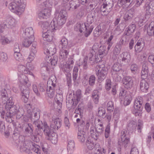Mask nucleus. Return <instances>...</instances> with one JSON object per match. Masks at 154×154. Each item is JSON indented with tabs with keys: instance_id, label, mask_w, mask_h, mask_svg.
<instances>
[{
	"instance_id": "8fccbe9b",
	"label": "nucleus",
	"mask_w": 154,
	"mask_h": 154,
	"mask_svg": "<svg viewBox=\"0 0 154 154\" xmlns=\"http://www.w3.org/2000/svg\"><path fill=\"white\" fill-rule=\"evenodd\" d=\"M95 129L98 134H101L104 131L103 124H98L96 126V127H95Z\"/></svg>"
},
{
	"instance_id": "4c0bfd02",
	"label": "nucleus",
	"mask_w": 154,
	"mask_h": 154,
	"mask_svg": "<svg viewBox=\"0 0 154 154\" xmlns=\"http://www.w3.org/2000/svg\"><path fill=\"white\" fill-rule=\"evenodd\" d=\"M134 0H119L118 3L119 6H123L128 7L133 3Z\"/></svg>"
},
{
	"instance_id": "39448f33",
	"label": "nucleus",
	"mask_w": 154,
	"mask_h": 154,
	"mask_svg": "<svg viewBox=\"0 0 154 154\" xmlns=\"http://www.w3.org/2000/svg\"><path fill=\"white\" fill-rule=\"evenodd\" d=\"M113 6L112 0H105L100 8V13L103 16H106L112 10Z\"/></svg>"
},
{
	"instance_id": "aec40b11",
	"label": "nucleus",
	"mask_w": 154,
	"mask_h": 154,
	"mask_svg": "<svg viewBox=\"0 0 154 154\" xmlns=\"http://www.w3.org/2000/svg\"><path fill=\"white\" fill-rule=\"evenodd\" d=\"M121 57L122 64L126 65L129 63L131 60V56L128 52H123L121 54Z\"/></svg>"
},
{
	"instance_id": "cd10ccee",
	"label": "nucleus",
	"mask_w": 154,
	"mask_h": 154,
	"mask_svg": "<svg viewBox=\"0 0 154 154\" xmlns=\"http://www.w3.org/2000/svg\"><path fill=\"white\" fill-rule=\"evenodd\" d=\"M80 6V2L78 0H73L70 1L69 2V10H73L76 9Z\"/></svg>"
},
{
	"instance_id": "603ef678",
	"label": "nucleus",
	"mask_w": 154,
	"mask_h": 154,
	"mask_svg": "<svg viewBox=\"0 0 154 154\" xmlns=\"http://www.w3.org/2000/svg\"><path fill=\"white\" fill-rule=\"evenodd\" d=\"M14 56L15 59L19 61L20 62L23 60L22 56L20 52L14 53Z\"/></svg>"
},
{
	"instance_id": "5fc2aeb1",
	"label": "nucleus",
	"mask_w": 154,
	"mask_h": 154,
	"mask_svg": "<svg viewBox=\"0 0 154 154\" xmlns=\"http://www.w3.org/2000/svg\"><path fill=\"white\" fill-rule=\"evenodd\" d=\"M85 144L89 150H91L94 148V143L88 140H87Z\"/></svg>"
},
{
	"instance_id": "c03bdc74",
	"label": "nucleus",
	"mask_w": 154,
	"mask_h": 154,
	"mask_svg": "<svg viewBox=\"0 0 154 154\" xmlns=\"http://www.w3.org/2000/svg\"><path fill=\"white\" fill-rule=\"evenodd\" d=\"M95 16L93 14H89L87 16V24H90L92 23L94 21Z\"/></svg>"
},
{
	"instance_id": "bb28decb",
	"label": "nucleus",
	"mask_w": 154,
	"mask_h": 154,
	"mask_svg": "<svg viewBox=\"0 0 154 154\" xmlns=\"http://www.w3.org/2000/svg\"><path fill=\"white\" fill-rule=\"evenodd\" d=\"M63 100V95L56 94L55 97V103L57 105V108L60 109L62 106V103Z\"/></svg>"
},
{
	"instance_id": "bf43d9fd",
	"label": "nucleus",
	"mask_w": 154,
	"mask_h": 154,
	"mask_svg": "<svg viewBox=\"0 0 154 154\" xmlns=\"http://www.w3.org/2000/svg\"><path fill=\"white\" fill-rule=\"evenodd\" d=\"M107 109L110 112L112 111L114 109V106L113 102L110 101L108 102L107 104Z\"/></svg>"
},
{
	"instance_id": "de8ad7c7",
	"label": "nucleus",
	"mask_w": 154,
	"mask_h": 154,
	"mask_svg": "<svg viewBox=\"0 0 154 154\" xmlns=\"http://www.w3.org/2000/svg\"><path fill=\"white\" fill-rule=\"evenodd\" d=\"M122 46L120 44H116L113 51V53L115 54L119 55Z\"/></svg>"
},
{
	"instance_id": "7c9ffc66",
	"label": "nucleus",
	"mask_w": 154,
	"mask_h": 154,
	"mask_svg": "<svg viewBox=\"0 0 154 154\" xmlns=\"http://www.w3.org/2000/svg\"><path fill=\"white\" fill-rule=\"evenodd\" d=\"M78 104V101L75 100V99H73L72 98L70 100H68L66 101L67 107L70 109L72 108L73 109L75 108Z\"/></svg>"
},
{
	"instance_id": "69168bd1",
	"label": "nucleus",
	"mask_w": 154,
	"mask_h": 154,
	"mask_svg": "<svg viewBox=\"0 0 154 154\" xmlns=\"http://www.w3.org/2000/svg\"><path fill=\"white\" fill-rule=\"evenodd\" d=\"M37 44L36 42H33L32 43V46L31 47V53H32L34 54H35L37 52L36 47Z\"/></svg>"
},
{
	"instance_id": "0e129e2a",
	"label": "nucleus",
	"mask_w": 154,
	"mask_h": 154,
	"mask_svg": "<svg viewBox=\"0 0 154 154\" xmlns=\"http://www.w3.org/2000/svg\"><path fill=\"white\" fill-rule=\"evenodd\" d=\"M134 102L138 103L143 106L144 104L143 98L141 97H136L134 100Z\"/></svg>"
},
{
	"instance_id": "20e7f679",
	"label": "nucleus",
	"mask_w": 154,
	"mask_h": 154,
	"mask_svg": "<svg viewBox=\"0 0 154 154\" xmlns=\"http://www.w3.org/2000/svg\"><path fill=\"white\" fill-rule=\"evenodd\" d=\"M14 102L13 101L12 98L10 97L9 99L7 100L5 106V108L7 109V113H8L11 116H14L16 114L17 115L18 114V110L17 107L15 105H14Z\"/></svg>"
},
{
	"instance_id": "1a4fd4ad",
	"label": "nucleus",
	"mask_w": 154,
	"mask_h": 154,
	"mask_svg": "<svg viewBox=\"0 0 154 154\" xmlns=\"http://www.w3.org/2000/svg\"><path fill=\"white\" fill-rule=\"evenodd\" d=\"M137 125V130L138 132L140 133L143 128V123L142 121L140 119L138 120L137 125L135 121H130L128 124L127 128L128 130L133 131L136 129Z\"/></svg>"
},
{
	"instance_id": "4468645a",
	"label": "nucleus",
	"mask_w": 154,
	"mask_h": 154,
	"mask_svg": "<svg viewBox=\"0 0 154 154\" xmlns=\"http://www.w3.org/2000/svg\"><path fill=\"white\" fill-rule=\"evenodd\" d=\"M19 69L20 72L24 71L25 74H28L33 76V73L31 72V71L33 70L34 69L33 66L29 63L28 62L26 63V67L23 65H20L18 67Z\"/></svg>"
},
{
	"instance_id": "774afa93",
	"label": "nucleus",
	"mask_w": 154,
	"mask_h": 154,
	"mask_svg": "<svg viewBox=\"0 0 154 154\" xmlns=\"http://www.w3.org/2000/svg\"><path fill=\"white\" fill-rule=\"evenodd\" d=\"M119 110L117 109H115L113 113V117L115 119V120H116L118 119L119 118Z\"/></svg>"
},
{
	"instance_id": "a211bd4d",
	"label": "nucleus",
	"mask_w": 154,
	"mask_h": 154,
	"mask_svg": "<svg viewBox=\"0 0 154 154\" xmlns=\"http://www.w3.org/2000/svg\"><path fill=\"white\" fill-rule=\"evenodd\" d=\"M123 82L125 87L127 89H128L132 87L133 82L131 77L126 76L124 78Z\"/></svg>"
},
{
	"instance_id": "5701e85b",
	"label": "nucleus",
	"mask_w": 154,
	"mask_h": 154,
	"mask_svg": "<svg viewBox=\"0 0 154 154\" xmlns=\"http://www.w3.org/2000/svg\"><path fill=\"white\" fill-rule=\"evenodd\" d=\"M43 126V132L46 136V138L48 137H49L50 135H51L52 133H54V129L51 128H50L46 122H44Z\"/></svg>"
},
{
	"instance_id": "9d476101",
	"label": "nucleus",
	"mask_w": 154,
	"mask_h": 154,
	"mask_svg": "<svg viewBox=\"0 0 154 154\" xmlns=\"http://www.w3.org/2000/svg\"><path fill=\"white\" fill-rule=\"evenodd\" d=\"M108 69L106 67L100 68L96 73L98 78V81L99 82H101L106 78L107 73Z\"/></svg>"
},
{
	"instance_id": "c9c22d12",
	"label": "nucleus",
	"mask_w": 154,
	"mask_h": 154,
	"mask_svg": "<svg viewBox=\"0 0 154 154\" xmlns=\"http://www.w3.org/2000/svg\"><path fill=\"white\" fill-rule=\"evenodd\" d=\"M35 125L36 126L37 128L35 129V133L37 134L38 135L40 134L41 132L43 131V126L44 124H43L42 122H40L37 123H36Z\"/></svg>"
},
{
	"instance_id": "6ab92c4d",
	"label": "nucleus",
	"mask_w": 154,
	"mask_h": 154,
	"mask_svg": "<svg viewBox=\"0 0 154 154\" xmlns=\"http://www.w3.org/2000/svg\"><path fill=\"white\" fill-rule=\"evenodd\" d=\"M144 40L142 39H140L135 46V51L137 53L141 52L144 47Z\"/></svg>"
},
{
	"instance_id": "13d9d810",
	"label": "nucleus",
	"mask_w": 154,
	"mask_h": 154,
	"mask_svg": "<svg viewBox=\"0 0 154 154\" xmlns=\"http://www.w3.org/2000/svg\"><path fill=\"white\" fill-rule=\"evenodd\" d=\"M75 147V143L74 141L71 140L68 142L67 149L68 150H73Z\"/></svg>"
},
{
	"instance_id": "ea45409f",
	"label": "nucleus",
	"mask_w": 154,
	"mask_h": 154,
	"mask_svg": "<svg viewBox=\"0 0 154 154\" xmlns=\"http://www.w3.org/2000/svg\"><path fill=\"white\" fill-rule=\"evenodd\" d=\"M47 139L50 140L52 143L55 144L57 141V135L54 132L51 135L47 137Z\"/></svg>"
},
{
	"instance_id": "9b49d317",
	"label": "nucleus",
	"mask_w": 154,
	"mask_h": 154,
	"mask_svg": "<svg viewBox=\"0 0 154 154\" xmlns=\"http://www.w3.org/2000/svg\"><path fill=\"white\" fill-rule=\"evenodd\" d=\"M20 90L22 100L25 103H26L28 101L29 97V89L28 87H26L24 85L21 87Z\"/></svg>"
},
{
	"instance_id": "a878e982",
	"label": "nucleus",
	"mask_w": 154,
	"mask_h": 154,
	"mask_svg": "<svg viewBox=\"0 0 154 154\" xmlns=\"http://www.w3.org/2000/svg\"><path fill=\"white\" fill-rule=\"evenodd\" d=\"M135 29V25L134 24H130L127 28H126L125 32V35L124 37L126 38V37L130 35L132 33L134 32Z\"/></svg>"
},
{
	"instance_id": "b1692460",
	"label": "nucleus",
	"mask_w": 154,
	"mask_h": 154,
	"mask_svg": "<svg viewBox=\"0 0 154 154\" xmlns=\"http://www.w3.org/2000/svg\"><path fill=\"white\" fill-rule=\"evenodd\" d=\"M134 9L131 8L128 10L125 14L124 19L125 21H131L134 17Z\"/></svg>"
},
{
	"instance_id": "338daca9",
	"label": "nucleus",
	"mask_w": 154,
	"mask_h": 154,
	"mask_svg": "<svg viewBox=\"0 0 154 154\" xmlns=\"http://www.w3.org/2000/svg\"><path fill=\"white\" fill-rule=\"evenodd\" d=\"M13 116H11V115L8 113H6L5 119L6 121L10 123L14 121L12 119V117Z\"/></svg>"
},
{
	"instance_id": "49530a36",
	"label": "nucleus",
	"mask_w": 154,
	"mask_h": 154,
	"mask_svg": "<svg viewBox=\"0 0 154 154\" xmlns=\"http://www.w3.org/2000/svg\"><path fill=\"white\" fill-rule=\"evenodd\" d=\"M122 68L121 65L119 63H115L112 66V69L113 72H119V71Z\"/></svg>"
},
{
	"instance_id": "ddd939ff",
	"label": "nucleus",
	"mask_w": 154,
	"mask_h": 154,
	"mask_svg": "<svg viewBox=\"0 0 154 154\" xmlns=\"http://www.w3.org/2000/svg\"><path fill=\"white\" fill-rule=\"evenodd\" d=\"M56 85L51 80L48 82L47 87H49V89H47L46 91L48 96L50 98L53 97L54 96Z\"/></svg>"
},
{
	"instance_id": "79ce46f5",
	"label": "nucleus",
	"mask_w": 154,
	"mask_h": 154,
	"mask_svg": "<svg viewBox=\"0 0 154 154\" xmlns=\"http://www.w3.org/2000/svg\"><path fill=\"white\" fill-rule=\"evenodd\" d=\"M98 116L102 117V118H104L106 117L105 115L106 112L105 109L102 107H99L98 109Z\"/></svg>"
},
{
	"instance_id": "f257e3e1",
	"label": "nucleus",
	"mask_w": 154,
	"mask_h": 154,
	"mask_svg": "<svg viewBox=\"0 0 154 154\" xmlns=\"http://www.w3.org/2000/svg\"><path fill=\"white\" fill-rule=\"evenodd\" d=\"M55 15V18L50 24L47 22L40 21L38 24L44 31L42 37L44 40L48 42L51 41L53 38L52 32L54 29L58 26L63 25L66 22L67 15V12L64 10H61L59 12L56 10Z\"/></svg>"
},
{
	"instance_id": "7ed1b4c3",
	"label": "nucleus",
	"mask_w": 154,
	"mask_h": 154,
	"mask_svg": "<svg viewBox=\"0 0 154 154\" xmlns=\"http://www.w3.org/2000/svg\"><path fill=\"white\" fill-rule=\"evenodd\" d=\"M25 108L27 111V116L30 118L34 124H35L36 122L38 123L40 122H42L39 120L40 116V110L39 109L36 108H32L30 104L25 105Z\"/></svg>"
},
{
	"instance_id": "393cba45",
	"label": "nucleus",
	"mask_w": 154,
	"mask_h": 154,
	"mask_svg": "<svg viewBox=\"0 0 154 154\" xmlns=\"http://www.w3.org/2000/svg\"><path fill=\"white\" fill-rule=\"evenodd\" d=\"M87 137L85 131L80 130L79 128L77 136L79 141L82 143H84L85 140L87 139Z\"/></svg>"
},
{
	"instance_id": "3c124183",
	"label": "nucleus",
	"mask_w": 154,
	"mask_h": 154,
	"mask_svg": "<svg viewBox=\"0 0 154 154\" xmlns=\"http://www.w3.org/2000/svg\"><path fill=\"white\" fill-rule=\"evenodd\" d=\"M132 100L131 95H127L124 98V105L125 106L129 105L131 103Z\"/></svg>"
},
{
	"instance_id": "f8f14e48",
	"label": "nucleus",
	"mask_w": 154,
	"mask_h": 154,
	"mask_svg": "<svg viewBox=\"0 0 154 154\" xmlns=\"http://www.w3.org/2000/svg\"><path fill=\"white\" fill-rule=\"evenodd\" d=\"M8 8L12 12L18 15L21 14L24 10L23 8L19 7V5L14 2H12L9 4Z\"/></svg>"
},
{
	"instance_id": "e2e57ef3",
	"label": "nucleus",
	"mask_w": 154,
	"mask_h": 154,
	"mask_svg": "<svg viewBox=\"0 0 154 154\" xmlns=\"http://www.w3.org/2000/svg\"><path fill=\"white\" fill-rule=\"evenodd\" d=\"M76 98L75 99V100L78 102L81 99L82 97V92L81 90H78L76 92Z\"/></svg>"
},
{
	"instance_id": "f03ea898",
	"label": "nucleus",
	"mask_w": 154,
	"mask_h": 154,
	"mask_svg": "<svg viewBox=\"0 0 154 154\" xmlns=\"http://www.w3.org/2000/svg\"><path fill=\"white\" fill-rule=\"evenodd\" d=\"M15 144L19 146L20 151L24 152L29 154L30 150L37 154H40L41 150L40 147L37 145L29 141H23L20 139L15 141Z\"/></svg>"
},
{
	"instance_id": "37998d69",
	"label": "nucleus",
	"mask_w": 154,
	"mask_h": 154,
	"mask_svg": "<svg viewBox=\"0 0 154 154\" xmlns=\"http://www.w3.org/2000/svg\"><path fill=\"white\" fill-rule=\"evenodd\" d=\"M33 128L31 124H28L26 126L25 132L26 133L29 134L30 135L32 134Z\"/></svg>"
},
{
	"instance_id": "f704fd0d",
	"label": "nucleus",
	"mask_w": 154,
	"mask_h": 154,
	"mask_svg": "<svg viewBox=\"0 0 154 154\" xmlns=\"http://www.w3.org/2000/svg\"><path fill=\"white\" fill-rule=\"evenodd\" d=\"M25 38L23 40L22 44L25 47H28L32 43L34 40V37L28 38L24 37Z\"/></svg>"
},
{
	"instance_id": "58836bf2",
	"label": "nucleus",
	"mask_w": 154,
	"mask_h": 154,
	"mask_svg": "<svg viewBox=\"0 0 154 154\" xmlns=\"http://www.w3.org/2000/svg\"><path fill=\"white\" fill-rule=\"evenodd\" d=\"M148 34L150 36L154 37V23L151 22L147 29Z\"/></svg>"
},
{
	"instance_id": "c756f323",
	"label": "nucleus",
	"mask_w": 154,
	"mask_h": 154,
	"mask_svg": "<svg viewBox=\"0 0 154 154\" xmlns=\"http://www.w3.org/2000/svg\"><path fill=\"white\" fill-rule=\"evenodd\" d=\"M73 66H70L69 63H62L60 65V68L64 72L69 73L72 69Z\"/></svg>"
},
{
	"instance_id": "6e6552de",
	"label": "nucleus",
	"mask_w": 154,
	"mask_h": 154,
	"mask_svg": "<svg viewBox=\"0 0 154 154\" xmlns=\"http://www.w3.org/2000/svg\"><path fill=\"white\" fill-rule=\"evenodd\" d=\"M17 23L15 19L12 17L8 15L7 16L6 20L3 23L0 32H3V29L6 28H12Z\"/></svg>"
},
{
	"instance_id": "0eeeda50",
	"label": "nucleus",
	"mask_w": 154,
	"mask_h": 154,
	"mask_svg": "<svg viewBox=\"0 0 154 154\" xmlns=\"http://www.w3.org/2000/svg\"><path fill=\"white\" fill-rule=\"evenodd\" d=\"M130 135L129 133L126 131L122 132L121 135V139L119 140L118 144L120 146H124L126 148L130 143Z\"/></svg>"
},
{
	"instance_id": "72a5a7b5",
	"label": "nucleus",
	"mask_w": 154,
	"mask_h": 154,
	"mask_svg": "<svg viewBox=\"0 0 154 154\" xmlns=\"http://www.w3.org/2000/svg\"><path fill=\"white\" fill-rule=\"evenodd\" d=\"M140 89L142 92H146L149 88V85L145 79H142L140 82Z\"/></svg>"
},
{
	"instance_id": "412c9836",
	"label": "nucleus",
	"mask_w": 154,
	"mask_h": 154,
	"mask_svg": "<svg viewBox=\"0 0 154 154\" xmlns=\"http://www.w3.org/2000/svg\"><path fill=\"white\" fill-rule=\"evenodd\" d=\"M149 74V69L148 65L146 63L143 64L142 67V70L141 73V77L142 79H146Z\"/></svg>"
},
{
	"instance_id": "423d86ee",
	"label": "nucleus",
	"mask_w": 154,
	"mask_h": 154,
	"mask_svg": "<svg viewBox=\"0 0 154 154\" xmlns=\"http://www.w3.org/2000/svg\"><path fill=\"white\" fill-rule=\"evenodd\" d=\"M93 29V27L92 26H90V27H87L85 23H77L74 27L75 31L79 32L81 33H82L84 30H85V36L86 37H87L91 34Z\"/></svg>"
},
{
	"instance_id": "2eb2a0df",
	"label": "nucleus",
	"mask_w": 154,
	"mask_h": 154,
	"mask_svg": "<svg viewBox=\"0 0 154 154\" xmlns=\"http://www.w3.org/2000/svg\"><path fill=\"white\" fill-rule=\"evenodd\" d=\"M61 120L57 117L53 116L52 117V121L51 123L50 126L51 128L55 129H58L61 126Z\"/></svg>"
},
{
	"instance_id": "a19ab883",
	"label": "nucleus",
	"mask_w": 154,
	"mask_h": 154,
	"mask_svg": "<svg viewBox=\"0 0 154 154\" xmlns=\"http://www.w3.org/2000/svg\"><path fill=\"white\" fill-rule=\"evenodd\" d=\"M106 49V47L103 46H100L99 47L98 51V54H97V55H98L100 59H102V58L105 55V51Z\"/></svg>"
},
{
	"instance_id": "473e14b6",
	"label": "nucleus",
	"mask_w": 154,
	"mask_h": 154,
	"mask_svg": "<svg viewBox=\"0 0 154 154\" xmlns=\"http://www.w3.org/2000/svg\"><path fill=\"white\" fill-rule=\"evenodd\" d=\"M24 37L28 38L34 37V31L31 27L26 28L23 34Z\"/></svg>"
},
{
	"instance_id": "a18cd8bd",
	"label": "nucleus",
	"mask_w": 154,
	"mask_h": 154,
	"mask_svg": "<svg viewBox=\"0 0 154 154\" xmlns=\"http://www.w3.org/2000/svg\"><path fill=\"white\" fill-rule=\"evenodd\" d=\"M68 43L67 39L64 37L63 38L60 42V44L62 46V48H68Z\"/></svg>"
},
{
	"instance_id": "680f3d73",
	"label": "nucleus",
	"mask_w": 154,
	"mask_h": 154,
	"mask_svg": "<svg viewBox=\"0 0 154 154\" xmlns=\"http://www.w3.org/2000/svg\"><path fill=\"white\" fill-rule=\"evenodd\" d=\"M143 106L141 105L139 103H136L134 102V108L135 110L142 111L143 107Z\"/></svg>"
},
{
	"instance_id": "864d4df0",
	"label": "nucleus",
	"mask_w": 154,
	"mask_h": 154,
	"mask_svg": "<svg viewBox=\"0 0 154 154\" xmlns=\"http://www.w3.org/2000/svg\"><path fill=\"white\" fill-rule=\"evenodd\" d=\"M10 40L5 36H2L0 38V42L2 45H5L10 43Z\"/></svg>"
},
{
	"instance_id": "dca6fc26",
	"label": "nucleus",
	"mask_w": 154,
	"mask_h": 154,
	"mask_svg": "<svg viewBox=\"0 0 154 154\" xmlns=\"http://www.w3.org/2000/svg\"><path fill=\"white\" fill-rule=\"evenodd\" d=\"M145 6L146 11L145 17L146 19H148L150 17L151 14L154 12V0L152 2L146 3Z\"/></svg>"
},
{
	"instance_id": "4be33fe9",
	"label": "nucleus",
	"mask_w": 154,
	"mask_h": 154,
	"mask_svg": "<svg viewBox=\"0 0 154 154\" xmlns=\"http://www.w3.org/2000/svg\"><path fill=\"white\" fill-rule=\"evenodd\" d=\"M68 48H62L60 52L59 59L63 61L66 60L69 55Z\"/></svg>"
},
{
	"instance_id": "e433bc0d",
	"label": "nucleus",
	"mask_w": 154,
	"mask_h": 154,
	"mask_svg": "<svg viewBox=\"0 0 154 154\" xmlns=\"http://www.w3.org/2000/svg\"><path fill=\"white\" fill-rule=\"evenodd\" d=\"M7 91H8L9 89L6 90V89L4 88L2 89L1 91L2 98L3 100L2 102L4 104H5L7 103V100L9 99L8 97Z\"/></svg>"
},
{
	"instance_id": "2f4dec72",
	"label": "nucleus",
	"mask_w": 154,
	"mask_h": 154,
	"mask_svg": "<svg viewBox=\"0 0 154 154\" xmlns=\"http://www.w3.org/2000/svg\"><path fill=\"white\" fill-rule=\"evenodd\" d=\"M101 60L99 58L98 55H94L92 53L90 54L89 60V62L91 64H93L95 63H97Z\"/></svg>"
},
{
	"instance_id": "052dcab7",
	"label": "nucleus",
	"mask_w": 154,
	"mask_h": 154,
	"mask_svg": "<svg viewBox=\"0 0 154 154\" xmlns=\"http://www.w3.org/2000/svg\"><path fill=\"white\" fill-rule=\"evenodd\" d=\"M38 88L40 91L44 92L46 89V85L42 83H41L38 85Z\"/></svg>"
},
{
	"instance_id": "f3484780",
	"label": "nucleus",
	"mask_w": 154,
	"mask_h": 154,
	"mask_svg": "<svg viewBox=\"0 0 154 154\" xmlns=\"http://www.w3.org/2000/svg\"><path fill=\"white\" fill-rule=\"evenodd\" d=\"M51 15V10L46 8L42 10L38 14V17L40 19H46L49 18Z\"/></svg>"
},
{
	"instance_id": "09e8293b",
	"label": "nucleus",
	"mask_w": 154,
	"mask_h": 154,
	"mask_svg": "<svg viewBox=\"0 0 154 154\" xmlns=\"http://www.w3.org/2000/svg\"><path fill=\"white\" fill-rule=\"evenodd\" d=\"M96 77L93 75H91L89 78L88 83L91 86H93L95 84Z\"/></svg>"
},
{
	"instance_id": "6e6d98bb",
	"label": "nucleus",
	"mask_w": 154,
	"mask_h": 154,
	"mask_svg": "<svg viewBox=\"0 0 154 154\" xmlns=\"http://www.w3.org/2000/svg\"><path fill=\"white\" fill-rule=\"evenodd\" d=\"M58 59L57 57L56 56H54L52 58H51V61H50L48 64V65L50 66V65H53L54 66H55L57 63Z\"/></svg>"
},
{
	"instance_id": "4d7b16f0",
	"label": "nucleus",
	"mask_w": 154,
	"mask_h": 154,
	"mask_svg": "<svg viewBox=\"0 0 154 154\" xmlns=\"http://www.w3.org/2000/svg\"><path fill=\"white\" fill-rule=\"evenodd\" d=\"M47 54H50L51 55H53L56 52V49L55 46H53L52 47H51L49 48V49H47L46 51Z\"/></svg>"
},
{
	"instance_id": "c85d7f7f",
	"label": "nucleus",
	"mask_w": 154,
	"mask_h": 154,
	"mask_svg": "<svg viewBox=\"0 0 154 154\" xmlns=\"http://www.w3.org/2000/svg\"><path fill=\"white\" fill-rule=\"evenodd\" d=\"M91 137L95 140H97L98 138L99 134L95 129V127L94 125L91 124L90 130Z\"/></svg>"
}]
</instances>
